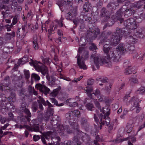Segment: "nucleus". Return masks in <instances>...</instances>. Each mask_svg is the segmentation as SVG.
Wrapping results in <instances>:
<instances>
[{
    "instance_id": "nucleus-31",
    "label": "nucleus",
    "mask_w": 145,
    "mask_h": 145,
    "mask_svg": "<svg viewBox=\"0 0 145 145\" xmlns=\"http://www.w3.org/2000/svg\"><path fill=\"white\" fill-rule=\"evenodd\" d=\"M91 6L89 2H86L83 6V10L86 12H88L91 10Z\"/></svg>"
},
{
    "instance_id": "nucleus-27",
    "label": "nucleus",
    "mask_w": 145,
    "mask_h": 145,
    "mask_svg": "<svg viewBox=\"0 0 145 145\" xmlns=\"http://www.w3.org/2000/svg\"><path fill=\"white\" fill-rule=\"evenodd\" d=\"M48 106V111L46 113V115L47 116V118L49 119L50 118V117H53L54 109L53 108H52L53 107L52 105L51 106Z\"/></svg>"
},
{
    "instance_id": "nucleus-15",
    "label": "nucleus",
    "mask_w": 145,
    "mask_h": 145,
    "mask_svg": "<svg viewBox=\"0 0 145 145\" xmlns=\"http://www.w3.org/2000/svg\"><path fill=\"white\" fill-rule=\"evenodd\" d=\"M94 82V80L93 79H89L88 80L86 89H84L86 92L91 93L93 91V89L92 85L93 84Z\"/></svg>"
},
{
    "instance_id": "nucleus-23",
    "label": "nucleus",
    "mask_w": 145,
    "mask_h": 145,
    "mask_svg": "<svg viewBox=\"0 0 145 145\" xmlns=\"http://www.w3.org/2000/svg\"><path fill=\"white\" fill-rule=\"evenodd\" d=\"M28 56L25 55L22 59H20L18 60V64L19 65H23L28 61Z\"/></svg>"
},
{
    "instance_id": "nucleus-49",
    "label": "nucleus",
    "mask_w": 145,
    "mask_h": 145,
    "mask_svg": "<svg viewBox=\"0 0 145 145\" xmlns=\"http://www.w3.org/2000/svg\"><path fill=\"white\" fill-rule=\"evenodd\" d=\"M133 126L131 124H128L127 125V127L128 130L127 131V132L128 133H130L132 130L133 128Z\"/></svg>"
},
{
    "instance_id": "nucleus-61",
    "label": "nucleus",
    "mask_w": 145,
    "mask_h": 145,
    "mask_svg": "<svg viewBox=\"0 0 145 145\" xmlns=\"http://www.w3.org/2000/svg\"><path fill=\"white\" fill-rule=\"evenodd\" d=\"M108 78L107 77H105L101 80V81L103 83H107L108 82Z\"/></svg>"
},
{
    "instance_id": "nucleus-43",
    "label": "nucleus",
    "mask_w": 145,
    "mask_h": 145,
    "mask_svg": "<svg viewBox=\"0 0 145 145\" xmlns=\"http://www.w3.org/2000/svg\"><path fill=\"white\" fill-rule=\"evenodd\" d=\"M88 52L87 51H84L81 57V58H82V59L84 60L85 59L88 58Z\"/></svg>"
},
{
    "instance_id": "nucleus-57",
    "label": "nucleus",
    "mask_w": 145,
    "mask_h": 145,
    "mask_svg": "<svg viewBox=\"0 0 145 145\" xmlns=\"http://www.w3.org/2000/svg\"><path fill=\"white\" fill-rule=\"evenodd\" d=\"M114 21H111L110 19L108 20V23L106 25L108 26H112L114 24Z\"/></svg>"
},
{
    "instance_id": "nucleus-3",
    "label": "nucleus",
    "mask_w": 145,
    "mask_h": 145,
    "mask_svg": "<svg viewBox=\"0 0 145 145\" xmlns=\"http://www.w3.org/2000/svg\"><path fill=\"white\" fill-rule=\"evenodd\" d=\"M135 11L131 8H127L125 5H124L116 12V20L119 21V23H121L123 20L121 18L122 16L124 15L126 17L130 16L135 13Z\"/></svg>"
},
{
    "instance_id": "nucleus-9",
    "label": "nucleus",
    "mask_w": 145,
    "mask_h": 145,
    "mask_svg": "<svg viewBox=\"0 0 145 145\" xmlns=\"http://www.w3.org/2000/svg\"><path fill=\"white\" fill-rule=\"evenodd\" d=\"M31 62H30L29 64L33 66L37 71L40 72L43 76L45 75L47 73L48 70L46 66L42 64H38L33 60L31 59Z\"/></svg>"
},
{
    "instance_id": "nucleus-52",
    "label": "nucleus",
    "mask_w": 145,
    "mask_h": 145,
    "mask_svg": "<svg viewBox=\"0 0 145 145\" xmlns=\"http://www.w3.org/2000/svg\"><path fill=\"white\" fill-rule=\"evenodd\" d=\"M50 118H51V123L53 125H55L58 123L57 120H54L53 117H51Z\"/></svg>"
},
{
    "instance_id": "nucleus-42",
    "label": "nucleus",
    "mask_w": 145,
    "mask_h": 145,
    "mask_svg": "<svg viewBox=\"0 0 145 145\" xmlns=\"http://www.w3.org/2000/svg\"><path fill=\"white\" fill-rule=\"evenodd\" d=\"M24 111L26 115V116H25V117L29 118L31 117V114L29 109L25 108V109H24Z\"/></svg>"
},
{
    "instance_id": "nucleus-59",
    "label": "nucleus",
    "mask_w": 145,
    "mask_h": 145,
    "mask_svg": "<svg viewBox=\"0 0 145 145\" xmlns=\"http://www.w3.org/2000/svg\"><path fill=\"white\" fill-rule=\"evenodd\" d=\"M80 18L81 20L83 21H86L87 20V16L81 14L80 16Z\"/></svg>"
},
{
    "instance_id": "nucleus-17",
    "label": "nucleus",
    "mask_w": 145,
    "mask_h": 145,
    "mask_svg": "<svg viewBox=\"0 0 145 145\" xmlns=\"http://www.w3.org/2000/svg\"><path fill=\"white\" fill-rule=\"evenodd\" d=\"M121 38V37H120L119 36L117 35L114 33L112 35L110 40L111 43L112 44L116 46L119 42Z\"/></svg>"
},
{
    "instance_id": "nucleus-5",
    "label": "nucleus",
    "mask_w": 145,
    "mask_h": 145,
    "mask_svg": "<svg viewBox=\"0 0 145 145\" xmlns=\"http://www.w3.org/2000/svg\"><path fill=\"white\" fill-rule=\"evenodd\" d=\"M65 117L69 121V124L72 126L74 130H76L77 133L78 134V133L81 134H84L82 131H80L79 127L77 123L74 122V116L73 114L72 111H70L67 113L65 115Z\"/></svg>"
},
{
    "instance_id": "nucleus-2",
    "label": "nucleus",
    "mask_w": 145,
    "mask_h": 145,
    "mask_svg": "<svg viewBox=\"0 0 145 145\" xmlns=\"http://www.w3.org/2000/svg\"><path fill=\"white\" fill-rule=\"evenodd\" d=\"M57 131H48L43 133V135L46 139L48 140L51 138L52 135H56L57 133L59 134L60 135H63L65 133L68 134H70L72 133V131L70 129L68 125L58 124L57 128Z\"/></svg>"
},
{
    "instance_id": "nucleus-13",
    "label": "nucleus",
    "mask_w": 145,
    "mask_h": 145,
    "mask_svg": "<svg viewBox=\"0 0 145 145\" xmlns=\"http://www.w3.org/2000/svg\"><path fill=\"white\" fill-rule=\"evenodd\" d=\"M138 99L134 97H133L130 101V103L133 105V109H135L137 113H138L141 110V108L138 106Z\"/></svg>"
},
{
    "instance_id": "nucleus-56",
    "label": "nucleus",
    "mask_w": 145,
    "mask_h": 145,
    "mask_svg": "<svg viewBox=\"0 0 145 145\" xmlns=\"http://www.w3.org/2000/svg\"><path fill=\"white\" fill-rule=\"evenodd\" d=\"M24 75L26 79H28L30 77L29 71L28 70H25L24 71Z\"/></svg>"
},
{
    "instance_id": "nucleus-53",
    "label": "nucleus",
    "mask_w": 145,
    "mask_h": 145,
    "mask_svg": "<svg viewBox=\"0 0 145 145\" xmlns=\"http://www.w3.org/2000/svg\"><path fill=\"white\" fill-rule=\"evenodd\" d=\"M137 27V24H135V23L132 24L131 25H130L129 27L130 29L133 30V31L134 29H135Z\"/></svg>"
},
{
    "instance_id": "nucleus-14",
    "label": "nucleus",
    "mask_w": 145,
    "mask_h": 145,
    "mask_svg": "<svg viewBox=\"0 0 145 145\" xmlns=\"http://www.w3.org/2000/svg\"><path fill=\"white\" fill-rule=\"evenodd\" d=\"M76 57H77V64L79 68L84 70L86 69V66L85 64L84 60L82 59V58H81L80 54H78Z\"/></svg>"
},
{
    "instance_id": "nucleus-48",
    "label": "nucleus",
    "mask_w": 145,
    "mask_h": 145,
    "mask_svg": "<svg viewBox=\"0 0 145 145\" xmlns=\"http://www.w3.org/2000/svg\"><path fill=\"white\" fill-rule=\"evenodd\" d=\"M45 138H46L43 135V133L42 136L41 137V139L43 144L46 145H52V143H48V144H46V142L45 140Z\"/></svg>"
},
{
    "instance_id": "nucleus-47",
    "label": "nucleus",
    "mask_w": 145,
    "mask_h": 145,
    "mask_svg": "<svg viewBox=\"0 0 145 145\" xmlns=\"http://www.w3.org/2000/svg\"><path fill=\"white\" fill-rule=\"evenodd\" d=\"M98 100L101 102L104 101L105 100V97L102 95L101 94L97 96Z\"/></svg>"
},
{
    "instance_id": "nucleus-7",
    "label": "nucleus",
    "mask_w": 145,
    "mask_h": 145,
    "mask_svg": "<svg viewBox=\"0 0 145 145\" xmlns=\"http://www.w3.org/2000/svg\"><path fill=\"white\" fill-rule=\"evenodd\" d=\"M100 33V30L97 27L90 28L88 30L86 37L88 40L91 41L95 39Z\"/></svg>"
},
{
    "instance_id": "nucleus-63",
    "label": "nucleus",
    "mask_w": 145,
    "mask_h": 145,
    "mask_svg": "<svg viewBox=\"0 0 145 145\" xmlns=\"http://www.w3.org/2000/svg\"><path fill=\"white\" fill-rule=\"evenodd\" d=\"M112 86V85L110 84H107L106 85L105 88L109 92H110V91L111 90Z\"/></svg>"
},
{
    "instance_id": "nucleus-24",
    "label": "nucleus",
    "mask_w": 145,
    "mask_h": 145,
    "mask_svg": "<svg viewBox=\"0 0 145 145\" xmlns=\"http://www.w3.org/2000/svg\"><path fill=\"white\" fill-rule=\"evenodd\" d=\"M100 110L101 113L103 114V115L108 116L110 114V109L108 108L107 106H106L102 109L101 108Z\"/></svg>"
},
{
    "instance_id": "nucleus-29",
    "label": "nucleus",
    "mask_w": 145,
    "mask_h": 145,
    "mask_svg": "<svg viewBox=\"0 0 145 145\" xmlns=\"http://www.w3.org/2000/svg\"><path fill=\"white\" fill-rule=\"evenodd\" d=\"M39 103H37L36 101L32 102L31 106V108L33 112H36L38 108H39Z\"/></svg>"
},
{
    "instance_id": "nucleus-37",
    "label": "nucleus",
    "mask_w": 145,
    "mask_h": 145,
    "mask_svg": "<svg viewBox=\"0 0 145 145\" xmlns=\"http://www.w3.org/2000/svg\"><path fill=\"white\" fill-rule=\"evenodd\" d=\"M128 38L130 43L134 44L137 41V39L134 37L129 36Z\"/></svg>"
},
{
    "instance_id": "nucleus-45",
    "label": "nucleus",
    "mask_w": 145,
    "mask_h": 145,
    "mask_svg": "<svg viewBox=\"0 0 145 145\" xmlns=\"http://www.w3.org/2000/svg\"><path fill=\"white\" fill-rule=\"evenodd\" d=\"M73 114L74 116V117H78L80 116V112L77 110H75L73 111H72Z\"/></svg>"
},
{
    "instance_id": "nucleus-50",
    "label": "nucleus",
    "mask_w": 145,
    "mask_h": 145,
    "mask_svg": "<svg viewBox=\"0 0 145 145\" xmlns=\"http://www.w3.org/2000/svg\"><path fill=\"white\" fill-rule=\"evenodd\" d=\"M7 120L5 117L1 115H0V121L2 123H5Z\"/></svg>"
},
{
    "instance_id": "nucleus-4",
    "label": "nucleus",
    "mask_w": 145,
    "mask_h": 145,
    "mask_svg": "<svg viewBox=\"0 0 145 145\" xmlns=\"http://www.w3.org/2000/svg\"><path fill=\"white\" fill-rule=\"evenodd\" d=\"M94 118L100 129H101L103 125H108L110 124V119L109 117L103 115L99 112L97 111L96 113L94 114Z\"/></svg>"
},
{
    "instance_id": "nucleus-21",
    "label": "nucleus",
    "mask_w": 145,
    "mask_h": 145,
    "mask_svg": "<svg viewBox=\"0 0 145 145\" xmlns=\"http://www.w3.org/2000/svg\"><path fill=\"white\" fill-rule=\"evenodd\" d=\"M110 15V13L106 8L103 7L101 9L100 15L101 17H105L106 18H108Z\"/></svg>"
},
{
    "instance_id": "nucleus-40",
    "label": "nucleus",
    "mask_w": 145,
    "mask_h": 145,
    "mask_svg": "<svg viewBox=\"0 0 145 145\" xmlns=\"http://www.w3.org/2000/svg\"><path fill=\"white\" fill-rule=\"evenodd\" d=\"M61 89V88L58 89H55L53 90V91L50 94V95L54 97H56L57 95L58 91Z\"/></svg>"
},
{
    "instance_id": "nucleus-62",
    "label": "nucleus",
    "mask_w": 145,
    "mask_h": 145,
    "mask_svg": "<svg viewBox=\"0 0 145 145\" xmlns=\"http://www.w3.org/2000/svg\"><path fill=\"white\" fill-rule=\"evenodd\" d=\"M18 21V20L17 17L16 16H15L13 19L12 24V25H14L16 24L17 23Z\"/></svg>"
},
{
    "instance_id": "nucleus-32",
    "label": "nucleus",
    "mask_w": 145,
    "mask_h": 145,
    "mask_svg": "<svg viewBox=\"0 0 145 145\" xmlns=\"http://www.w3.org/2000/svg\"><path fill=\"white\" fill-rule=\"evenodd\" d=\"M51 140L53 141L54 145H59V142L61 140L59 137H57L55 138H52Z\"/></svg>"
},
{
    "instance_id": "nucleus-33",
    "label": "nucleus",
    "mask_w": 145,
    "mask_h": 145,
    "mask_svg": "<svg viewBox=\"0 0 145 145\" xmlns=\"http://www.w3.org/2000/svg\"><path fill=\"white\" fill-rule=\"evenodd\" d=\"M31 84H33L32 80L33 79H34L35 81H39L40 79V78L39 76L37 74L35 73L32 74L31 76Z\"/></svg>"
},
{
    "instance_id": "nucleus-36",
    "label": "nucleus",
    "mask_w": 145,
    "mask_h": 145,
    "mask_svg": "<svg viewBox=\"0 0 145 145\" xmlns=\"http://www.w3.org/2000/svg\"><path fill=\"white\" fill-rule=\"evenodd\" d=\"M145 92V87H141L136 91V93L137 94H143Z\"/></svg>"
},
{
    "instance_id": "nucleus-54",
    "label": "nucleus",
    "mask_w": 145,
    "mask_h": 145,
    "mask_svg": "<svg viewBox=\"0 0 145 145\" xmlns=\"http://www.w3.org/2000/svg\"><path fill=\"white\" fill-rule=\"evenodd\" d=\"M132 69H129V68L125 69V73L126 75H128L133 73V71L131 70Z\"/></svg>"
},
{
    "instance_id": "nucleus-1",
    "label": "nucleus",
    "mask_w": 145,
    "mask_h": 145,
    "mask_svg": "<svg viewBox=\"0 0 145 145\" xmlns=\"http://www.w3.org/2000/svg\"><path fill=\"white\" fill-rule=\"evenodd\" d=\"M103 50L104 53L107 55L105 59H106V61L107 63V64L106 66L108 67L111 66L110 59L112 61L115 63H117L121 61L120 55L111 46L106 44L103 46Z\"/></svg>"
},
{
    "instance_id": "nucleus-25",
    "label": "nucleus",
    "mask_w": 145,
    "mask_h": 145,
    "mask_svg": "<svg viewBox=\"0 0 145 145\" xmlns=\"http://www.w3.org/2000/svg\"><path fill=\"white\" fill-rule=\"evenodd\" d=\"M59 23V21L57 20H55L53 23V24L50 27L49 29L53 33H55L54 31L57 28V25H58Z\"/></svg>"
},
{
    "instance_id": "nucleus-16",
    "label": "nucleus",
    "mask_w": 145,
    "mask_h": 145,
    "mask_svg": "<svg viewBox=\"0 0 145 145\" xmlns=\"http://www.w3.org/2000/svg\"><path fill=\"white\" fill-rule=\"evenodd\" d=\"M90 99L86 98L84 101V104L86 103L85 105L86 108L88 110L92 111L93 110L94 106Z\"/></svg>"
},
{
    "instance_id": "nucleus-28",
    "label": "nucleus",
    "mask_w": 145,
    "mask_h": 145,
    "mask_svg": "<svg viewBox=\"0 0 145 145\" xmlns=\"http://www.w3.org/2000/svg\"><path fill=\"white\" fill-rule=\"evenodd\" d=\"M118 5L117 3L110 2L107 5V7L109 8L111 10H114L116 9V7Z\"/></svg>"
},
{
    "instance_id": "nucleus-22",
    "label": "nucleus",
    "mask_w": 145,
    "mask_h": 145,
    "mask_svg": "<svg viewBox=\"0 0 145 145\" xmlns=\"http://www.w3.org/2000/svg\"><path fill=\"white\" fill-rule=\"evenodd\" d=\"M80 125L82 127L85 129L88 127L89 124L88 122L87 119L85 117H82L80 120Z\"/></svg>"
},
{
    "instance_id": "nucleus-20",
    "label": "nucleus",
    "mask_w": 145,
    "mask_h": 145,
    "mask_svg": "<svg viewBox=\"0 0 145 145\" xmlns=\"http://www.w3.org/2000/svg\"><path fill=\"white\" fill-rule=\"evenodd\" d=\"M48 72L46 74V77L47 79L49 82V84L51 86H52L55 85V82L56 80V79L54 75H52L50 77V76L48 74Z\"/></svg>"
},
{
    "instance_id": "nucleus-58",
    "label": "nucleus",
    "mask_w": 145,
    "mask_h": 145,
    "mask_svg": "<svg viewBox=\"0 0 145 145\" xmlns=\"http://www.w3.org/2000/svg\"><path fill=\"white\" fill-rule=\"evenodd\" d=\"M113 126L114 124L111 123L108 129V131L109 133H111L112 130L113 129Z\"/></svg>"
},
{
    "instance_id": "nucleus-46",
    "label": "nucleus",
    "mask_w": 145,
    "mask_h": 145,
    "mask_svg": "<svg viewBox=\"0 0 145 145\" xmlns=\"http://www.w3.org/2000/svg\"><path fill=\"white\" fill-rule=\"evenodd\" d=\"M90 44V46L89 48L90 50L93 51L94 50H96L97 49V47L96 46L95 44L92 43Z\"/></svg>"
},
{
    "instance_id": "nucleus-18",
    "label": "nucleus",
    "mask_w": 145,
    "mask_h": 145,
    "mask_svg": "<svg viewBox=\"0 0 145 145\" xmlns=\"http://www.w3.org/2000/svg\"><path fill=\"white\" fill-rule=\"evenodd\" d=\"M77 15L76 10L75 9H71L69 12L66 14V16L68 18L66 19H69L70 20H72V19L75 18Z\"/></svg>"
},
{
    "instance_id": "nucleus-64",
    "label": "nucleus",
    "mask_w": 145,
    "mask_h": 145,
    "mask_svg": "<svg viewBox=\"0 0 145 145\" xmlns=\"http://www.w3.org/2000/svg\"><path fill=\"white\" fill-rule=\"evenodd\" d=\"M13 26L12 24H11L10 25L7 24L5 25V27L7 29V31H10L11 30V28Z\"/></svg>"
},
{
    "instance_id": "nucleus-44",
    "label": "nucleus",
    "mask_w": 145,
    "mask_h": 145,
    "mask_svg": "<svg viewBox=\"0 0 145 145\" xmlns=\"http://www.w3.org/2000/svg\"><path fill=\"white\" fill-rule=\"evenodd\" d=\"M3 1V0H0V9H5L7 8V6L5 5H4Z\"/></svg>"
},
{
    "instance_id": "nucleus-26",
    "label": "nucleus",
    "mask_w": 145,
    "mask_h": 145,
    "mask_svg": "<svg viewBox=\"0 0 145 145\" xmlns=\"http://www.w3.org/2000/svg\"><path fill=\"white\" fill-rule=\"evenodd\" d=\"M28 130L31 131L39 132V124H34L31 127L29 126Z\"/></svg>"
},
{
    "instance_id": "nucleus-35",
    "label": "nucleus",
    "mask_w": 145,
    "mask_h": 145,
    "mask_svg": "<svg viewBox=\"0 0 145 145\" xmlns=\"http://www.w3.org/2000/svg\"><path fill=\"white\" fill-rule=\"evenodd\" d=\"M74 132H76V134H77V136H74V137L73 138V140L75 142H76L77 141V137H80L81 136H82L85 137V136H87V135L85 133H83L84 134H81L80 133H78V134L76 130H74Z\"/></svg>"
},
{
    "instance_id": "nucleus-10",
    "label": "nucleus",
    "mask_w": 145,
    "mask_h": 145,
    "mask_svg": "<svg viewBox=\"0 0 145 145\" xmlns=\"http://www.w3.org/2000/svg\"><path fill=\"white\" fill-rule=\"evenodd\" d=\"M57 4L58 5L61 11L66 9V7H72V2L71 1L67 0H59Z\"/></svg>"
},
{
    "instance_id": "nucleus-41",
    "label": "nucleus",
    "mask_w": 145,
    "mask_h": 145,
    "mask_svg": "<svg viewBox=\"0 0 145 145\" xmlns=\"http://www.w3.org/2000/svg\"><path fill=\"white\" fill-rule=\"evenodd\" d=\"M138 30H137L136 31H135L134 33H135V36H137V37H139V36L138 35H142V29L141 28H138Z\"/></svg>"
},
{
    "instance_id": "nucleus-8",
    "label": "nucleus",
    "mask_w": 145,
    "mask_h": 145,
    "mask_svg": "<svg viewBox=\"0 0 145 145\" xmlns=\"http://www.w3.org/2000/svg\"><path fill=\"white\" fill-rule=\"evenodd\" d=\"M105 57L106 56H105L102 59L100 55L95 54H92L90 57V58H92L94 59V63L97 69L99 68V65H101L103 64L106 65L107 64V63L106 61H107L106 59H105Z\"/></svg>"
},
{
    "instance_id": "nucleus-34",
    "label": "nucleus",
    "mask_w": 145,
    "mask_h": 145,
    "mask_svg": "<svg viewBox=\"0 0 145 145\" xmlns=\"http://www.w3.org/2000/svg\"><path fill=\"white\" fill-rule=\"evenodd\" d=\"M15 33L14 31H12L11 33H7L5 35V38L7 40H10L11 38L14 37Z\"/></svg>"
},
{
    "instance_id": "nucleus-6",
    "label": "nucleus",
    "mask_w": 145,
    "mask_h": 145,
    "mask_svg": "<svg viewBox=\"0 0 145 145\" xmlns=\"http://www.w3.org/2000/svg\"><path fill=\"white\" fill-rule=\"evenodd\" d=\"M39 99H37V101L39 104V110H38L37 113L39 115V118L42 119L43 117V114L42 111L44 110V108L42 105L45 106H46L47 105L49 106H51L52 104L48 100H47L46 101L41 96H39Z\"/></svg>"
},
{
    "instance_id": "nucleus-30",
    "label": "nucleus",
    "mask_w": 145,
    "mask_h": 145,
    "mask_svg": "<svg viewBox=\"0 0 145 145\" xmlns=\"http://www.w3.org/2000/svg\"><path fill=\"white\" fill-rule=\"evenodd\" d=\"M87 94L88 96L90 98L92 99L93 97H95V96H98L99 95H101L100 92L99 90L97 89L95 91V93H89L87 92Z\"/></svg>"
},
{
    "instance_id": "nucleus-19",
    "label": "nucleus",
    "mask_w": 145,
    "mask_h": 145,
    "mask_svg": "<svg viewBox=\"0 0 145 145\" xmlns=\"http://www.w3.org/2000/svg\"><path fill=\"white\" fill-rule=\"evenodd\" d=\"M123 44H120L116 48V51L119 52V54L121 55H123L126 53L127 51L126 48Z\"/></svg>"
},
{
    "instance_id": "nucleus-55",
    "label": "nucleus",
    "mask_w": 145,
    "mask_h": 145,
    "mask_svg": "<svg viewBox=\"0 0 145 145\" xmlns=\"http://www.w3.org/2000/svg\"><path fill=\"white\" fill-rule=\"evenodd\" d=\"M70 104L69 105L71 107H74L78 105V103L76 102H70Z\"/></svg>"
},
{
    "instance_id": "nucleus-11",
    "label": "nucleus",
    "mask_w": 145,
    "mask_h": 145,
    "mask_svg": "<svg viewBox=\"0 0 145 145\" xmlns=\"http://www.w3.org/2000/svg\"><path fill=\"white\" fill-rule=\"evenodd\" d=\"M132 32L131 30L128 31V29L125 28H121L119 27H116V32L114 34L117 35L119 36L122 38L123 35H127Z\"/></svg>"
},
{
    "instance_id": "nucleus-60",
    "label": "nucleus",
    "mask_w": 145,
    "mask_h": 145,
    "mask_svg": "<svg viewBox=\"0 0 145 145\" xmlns=\"http://www.w3.org/2000/svg\"><path fill=\"white\" fill-rule=\"evenodd\" d=\"M34 88L33 87H32L31 86H29L28 87V90L29 93L31 94L34 91Z\"/></svg>"
},
{
    "instance_id": "nucleus-51",
    "label": "nucleus",
    "mask_w": 145,
    "mask_h": 145,
    "mask_svg": "<svg viewBox=\"0 0 145 145\" xmlns=\"http://www.w3.org/2000/svg\"><path fill=\"white\" fill-rule=\"evenodd\" d=\"M94 102L95 105V106L97 108L99 109H101V106H100L99 103L97 101V99L94 100Z\"/></svg>"
},
{
    "instance_id": "nucleus-12",
    "label": "nucleus",
    "mask_w": 145,
    "mask_h": 145,
    "mask_svg": "<svg viewBox=\"0 0 145 145\" xmlns=\"http://www.w3.org/2000/svg\"><path fill=\"white\" fill-rule=\"evenodd\" d=\"M35 88L39 90L40 92L43 93L45 95L49 93L50 91L49 89L45 86H43L40 84L36 85Z\"/></svg>"
},
{
    "instance_id": "nucleus-39",
    "label": "nucleus",
    "mask_w": 145,
    "mask_h": 145,
    "mask_svg": "<svg viewBox=\"0 0 145 145\" xmlns=\"http://www.w3.org/2000/svg\"><path fill=\"white\" fill-rule=\"evenodd\" d=\"M143 3L142 1H138L136 4H134V7L137 8V9H139L142 6Z\"/></svg>"
},
{
    "instance_id": "nucleus-38",
    "label": "nucleus",
    "mask_w": 145,
    "mask_h": 145,
    "mask_svg": "<svg viewBox=\"0 0 145 145\" xmlns=\"http://www.w3.org/2000/svg\"><path fill=\"white\" fill-rule=\"evenodd\" d=\"M31 120L29 118L25 117V118H23L21 119V122L22 124L26 123L27 121H30Z\"/></svg>"
}]
</instances>
